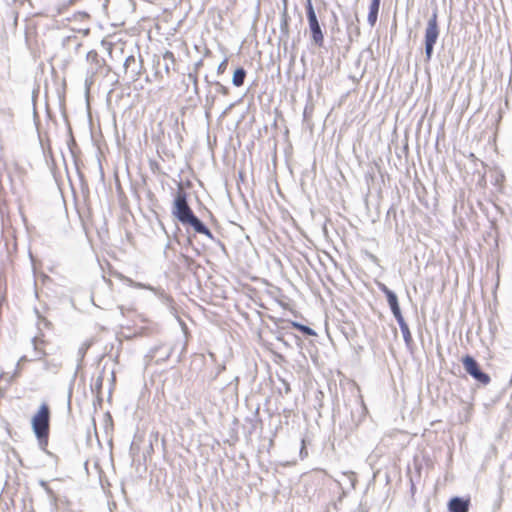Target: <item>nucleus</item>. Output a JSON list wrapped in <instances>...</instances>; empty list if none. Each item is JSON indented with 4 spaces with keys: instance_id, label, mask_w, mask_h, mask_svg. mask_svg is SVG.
<instances>
[{
    "instance_id": "obj_11",
    "label": "nucleus",
    "mask_w": 512,
    "mask_h": 512,
    "mask_svg": "<svg viewBox=\"0 0 512 512\" xmlns=\"http://www.w3.org/2000/svg\"><path fill=\"white\" fill-rule=\"evenodd\" d=\"M245 77H246V71L244 70V68H242V67L237 68L234 71L233 78H232L233 85L236 87H241L244 84Z\"/></svg>"
},
{
    "instance_id": "obj_12",
    "label": "nucleus",
    "mask_w": 512,
    "mask_h": 512,
    "mask_svg": "<svg viewBox=\"0 0 512 512\" xmlns=\"http://www.w3.org/2000/svg\"><path fill=\"white\" fill-rule=\"evenodd\" d=\"M87 60L97 68H100L105 62L104 59L100 58L99 54L94 50L87 53Z\"/></svg>"
},
{
    "instance_id": "obj_3",
    "label": "nucleus",
    "mask_w": 512,
    "mask_h": 512,
    "mask_svg": "<svg viewBox=\"0 0 512 512\" xmlns=\"http://www.w3.org/2000/svg\"><path fill=\"white\" fill-rule=\"evenodd\" d=\"M439 34L440 30L438 25V15L436 12H434L427 22L424 33L425 54L427 61H429L432 57L434 45L438 40Z\"/></svg>"
},
{
    "instance_id": "obj_13",
    "label": "nucleus",
    "mask_w": 512,
    "mask_h": 512,
    "mask_svg": "<svg viewBox=\"0 0 512 512\" xmlns=\"http://www.w3.org/2000/svg\"><path fill=\"white\" fill-rule=\"evenodd\" d=\"M292 327L301 331L302 333L306 334V335H309V336H315L316 333L313 329H311L310 327L308 326H305L303 324H300V323H297V322H292L291 323Z\"/></svg>"
},
{
    "instance_id": "obj_16",
    "label": "nucleus",
    "mask_w": 512,
    "mask_h": 512,
    "mask_svg": "<svg viewBox=\"0 0 512 512\" xmlns=\"http://www.w3.org/2000/svg\"><path fill=\"white\" fill-rule=\"evenodd\" d=\"M220 92H221L223 95H228L229 90H228V88H227V87H225V86H221V88H220Z\"/></svg>"
},
{
    "instance_id": "obj_4",
    "label": "nucleus",
    "mask_w": 512,
    "mask_h": 512,
    "mask_svg": "<svg viewBox=\"0 0 512 512\" xmlns=\"http://www.w3.org/2000/svg\"><path fill=\"white\" fill-rule=\"evenodd\" d=\"M306 15L309 24V28L311 31L312 41L315 45L322 47L324 44V34L322 32L318 17L316 15L315 9L313 7L312 1H306Z\"/></svg>"
},
{
    "instance_id": "obj_6",
    "label": "nucleus",
    "mask_w": 512,
    "mask_h": 512,
    "mask_svg": "<svg viewBox=\"0 0 512 512\" xmlns=\"http://www.w3.org/2000/svg\"><path fill=\"white\" fill-rule=\"evenodd\" d=\"M380 289L386 295L388 304L392 310L394 317L395 318L402 317V313H401V310L399 307V303H398L396 294L393 291H391L390 289H388V287L384 284L380 285Z\"/></svg>"
},
{
    "instance_id": "obj_14",
    "label": "nucleus",
    "mask_w": 512,
    "mask_h": 512,
    "mask_svg": "<svg viewBox=\"0 0 512 512\" xmlns=\"http://www.w3.org/2000/svg\"><path fill=\"white\" fill-rule=\"evenodd\" d=\"M228 58H224L223 61L217 67V74L222 75L226 72L228 66Z\"/></svg>"
},
{
    "instance_id": "obj_7",
    "label": "nucleus",
    "mask_w": 512,
    "mask_h": 512,
    "mask_svg": "<svg viewBox=\"0 0 512 512\" xmlns=\"http://www.w3.org/2000/svg\"><path fill=\"white\" fill-rule=\"evenodd\" d=\"M470 506V499H463L460 497H453L448 503L449 512H468Z\"/></svg>"
},
{
    "instance_id": "obj_8",
    "label": "nucleus",
    "mask_w": 512,
    "mask_h": 512,
    "mask_svg": "<svg viewBox=\"0 0 512 512\" xmlns=\"http://www.w3.org/2000/svg\"><path fill=\"white\" fill-rule=\"evenodd\" d=\"M398 324H399V327H400V330H401V333H402V336H403V339L406 343V345H411L413 343V337H412V334H411V331L407 325V323L405 322L403 316L400 317V318H396Z\"/></svg>"
},
{
    "instance_id": "obj_1",
    "label": "nucleus",
    "mask_w": 512,
    "mask_h": 512,
    "mask_svg": "<svg viewBox=\"0 0 512 512\" xmlns=\"http://www.w3.org/2000/svg\"><path fill=\"white\" fill-rule=\"evenodd\" d=\"M173 215L183 224H190L196 232L209 238L213 237L211 231L193 214L183 190H179L175 196Z\"/></svg>"
},
{
    "instance_id": "obj_9",
    "label": "nucleus",
    "mask_w": 512,
    "mask_h": 512,
    "mask_svg": "<svg viewBox=\"0 0 512 512\" xmlns=\"http://www.w3.org/2000/svg\"><path fill=\"white\" fill-rule=\"evenodd\" d=\"M163 59L166 62L164 66L165 73L170 75L171 70L175 69L176 57L172 51L167 50L163 53Z\"/></svg>"
},
{
    "instance_id": "obj_15",
    "label": "nucleus",
    "mask_w": 512,
    "mask_h": 512,
    "mask_svg": "<svg viewBox=\"0 0 512 512\" xmlns=\"http://www.w3.org/2000/svg\"><path fill=\"white\" fill-rule=\"evenodd\" d=\"M73 18L88 21L89 15L85 12H79L77 14H74Z\"/></svg>"
},
{
    "instance_id": "obj_2",
    "label": "nucleus",
    "mask_w": 512,
    "mask_h": 512,
    "mask_svg": "<svg viewBox=\"0 0 512 512\" xmlns=\"http://www.w3.org/2000/svg\"><path fill=\"white\" fill-rule=\"evenodd\" d=\"M50 406L43 402L31 418L32 430L40 444L47 445L50 435Z\"/></svg>"
},
{
    "instance_id": "obj_10",
    "label": "nucleus",
    "mask_w": 512,
    "mask_h": 512,
    "mask_svg": "<svg viewBox=\"0 0 512 512\" xmlns=\"http://www.w3.org/2000/svg\"><path fill=\"white\" fill-rule=\"evenodd\" d=\"M380 7V0H372L369 6L368 22L374 26L377 21L378 12Z\"/></svg>"
},
{
    "instance_id": "obj_5",
    "label": "nucleus",
    "mask_w": 512,
    "mask_h": 512,
    "mask_svg": "<svg viewBox=\"0 0 512 512\" xmlns=\"http://www.w3.org/2000/svg\"><path fill=\"white\" fill-rule=\"evenodd\" d=\"M462 364L464 366L465 371L478 382L484 385H487L490 382L489 375L480 370L477 361L472 356H464L462 358Z\"/></svg>"
}]
</instances>
